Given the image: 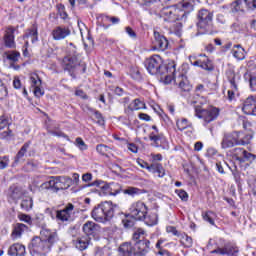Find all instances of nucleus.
<instances>
[{
    "mask_svg": "<svg viewBox=\"0 0 256 256\" xmlns=\"http://www.w3.org/2000/svg\"><path fill=\"white\" fill-rule=\"evenodd\" d=\"M250 89L251 91H256V76L250 77Z\"/></svg>",
    "mask_w": 256,
    "mask_h": 256,
    "instance_id": "59",
    "label": "nucleus"
},
{
    "mask_svg": "<svg viewBox=\"0 0 256 256\" xmlns=\"http://www.w3.org/2000/svg\"><path fill=\"white\" fill-rule=\"evenodd\" d=\"M29 37L32 39V43H36V41H39V37L37 36V29H32L29 32Z\"/></svg>",
    "mask_w": 256,
    "mask_h": 256,
    "instance_id": "55",
    "label": "nucleus"
},
{
    "mask_svg": "<svg viewBox=\"0 0 256 256\" xmlns=\"http://www.w3.org/2000/svg\"><path fill=\"white\" fill-rule=\"evenodd\" d=\"M243 113L246 115H255L256 116V100L255 96L248 97L242 107Z\"/></svg>",
    "mask_w": 256,
    "mask_h": 256,
    "instance_id": "20",
    "label": "nucleus"
},
{
    "mask_svg": "<svg viewBox=\"0 0 256 256\" xmlns=\"http://www.w3.org/2000/svg\"><path fill=\"white\" fill-rule=\"evenodd\" d=\"M57 11H58V15L62 18V19H67V17H69L67 15V12L65 11V5L63 4H58L57 5Z\"/></svg>",
    "mask_w": 256,
    "mask_h": 256,
    "instance_id": "41",
    "label": "nucleus"
},
{
    "mask_svg": "<svg viewBox=\"0 0 256 256\" xmlns=\"http://www.w3.org/2000/svg\"><path fill=\"white\" fill-rule=\"evenodd\" d=\"M4 45L8 49H15L17 44L15 43V28L8 26L4 32Z\"/></svg>",
    "mask_w": 256,
    "mask_h": 256,
    "instance_id": "16",
    "label": "nucleus"
},
{
    "mask_svg": "<svg viewBox=\"0 0 256 256\" xmlns=\"http://www.w3.org/2000/svg\"><path fill=\"white\" fill-rule=\"evenodd\" d=\"M133 245L134 251L138 256H145L151 251V241L149 240H138Z\"/></svg>",
    "mask_w": 256,
    "mask_h": 256,
    "instance_id": "14",
    "label": "nucleus"
},
{
    "mask_svg": "<svg viewBox=\"0 0 256 256\" xmlns=\"http://www.w3.org/2000/svg\"><path fill=\"white\" fill-rule=\"evenodd\" d=\"M73 245H75L76 249L79 251H85L89 247V243H91V237L83 235L78 236L76 239H73Z\"/></svg>",
    "mask_w": 256,
    "mask_h": 256,
    "instance_id": "22",
    "label": "nucleus"
},
{
    "mask_svg": "<svg viewBox=\"0 0 256 256\" xmlns=\"http://www.w3.org/2000/svg\"><path fill=\"white\" fill-rule=\"evenodd\" d=\"M117 210V205L113 204L111 201H105L100 203L92 211V217L98 223H107L111 221L112 217H115V211Z\"/></svg>",
    "mask_w": 256,
    "mask_h": 256,
    "instance_id": "4",
    "label": "nucleus"
},
{
    "mask_svg": "<svg viewBox=\"0 0 256 256\" xmlns=\"http://www.w3.org/2000/svg\"><path fill=\"white\" fill-rule=\"evenodd\" d=\"M9 125V119L7 118V116L2 115L0 116V131H3V129H5V127H7Z\"/></svg>",
    "mask_w": 256,
    "mask_h": 256,
    "instance_id": "43",
    "label": "nucleus"
},
{
    "mask_svg": "<svg viewBox=\"0 0 256 256\" xmlns=\"http://www.w3.org/2000/svg\"><path fill=\"white\" fill-rule=\"evenodd\" d=\"M76 146L80 148L81 151H87V144L81 138H76Z\"/></svg>",
    "mask_w": 256,
    "mask_h": 256,
    "instance_id": "48",
    "label": "nucleus"
},
{
    "mask_svg": "<svg viewBox=\"0 0 256 256\" xmlns=\"http://www.w3.org/2000/svg\"><path fill=\"white\" fill-rule=\"evenodd\" d=\"M91 179H93V174L91 173H86V174H83L82 176V181H84L85 183L91 181Z\"/></svg>",
    "mask_w": 256,
    "mask_h": 256,
    "instance_id": "63",
    "label": "nucleus"
},
{
    "mask_svg": "<svg viewBox=\"0 0 256 256\" xmlns=\"http://www.w3.org/2000/svg\"><path fill=\"white\" fill-rule=\"evenodd\" d=\"M141 109H145V102L136 98L127 106V108L124 109V113H126V115H132L133 111H139Z\"/></svg>",
    "mask_w": 256,
    "mask_h": 256,
    "instance_id": "24",
    "label": "nucleus"
},
{
    "mask_svg": "<svg viewBox=\"0 0 256 256\" xmlns=\"http://www.w3.org/2000/svg\"><path fill=\"white\" fill-rule=\"evenodd\" d=\"M28 248L32 255H43V253H49L51 251V244L41 239V237H34Z\"/></svg>",
    "mask_w": 256,
    "mask_h": 256,
    "instance_id": "8",
    "label": "nucleus"
},
{
    "mask_svg": "<svg viewBox=\"0 0 256 256\" xmlns=\"http://www.w3.org/2000/svg\"><path fill=\"white\" fill-rule=\"evenodd\" d=\"M62 65L64 71H69V73H73L75 67L79 65V59H77V54L64 57Z\"/></svg>",
    "mask_w": 256,
    "mask_h": 256,
    "instance_id": "18",
    "label": "nucleus"
},
{
    "mask_svg": "<svg viewBox=\"0 0 256 256\" xmlns=\"http://www.w3.org/2000/svg\"><path fill=\"white\" fill-rule=\"evenodd\" d=\"M125 29H126V33L129 35V37H132L133 39H135V37H137V34L135 33V31H133L132 27L127 26Z\"/></svg>",
    "mask_w": 256,
    "mask_h": 256,
    "instance_id": "60",
    "label": "nucleus"
},
{
    "mask_svg": "<svg viewBox=\"0 0 256 256\" xmlns=\"http://www.w3.org/2000/svg\"><path fill=\"white\" fill-rule=\"evenodd\" d=\"M189 61L191 65H193L194 67H201V69H204V71H213L214 69L213 62L205 55L203 60H195V58L190 57Z\"/></svg>",
    "mask_w": 256,
    "mask_h": 256,
    "instance_id": "19",
    "label": "nucleus"
},
{
    "mask_svg": "<svg viewBox=\"0 0 256 256\" xmlns=\"http://www.w3.org/2000/svg\"><path fill=\"white\" fill-rule=\"evenodd\" d=\"M25 153L23 150H19V152L17 153L14 163H19L21 161V159H23V157H25Z\"/></svg>",
    "mask_w": 256,
    "mask_h": 256,
    "instance_id": "58",
    "label": "nucleus"
},
{
    "mask_svg": "<svg viewBox=\"0 0 256 256\" xmlns=\"http://www.w3.org/2000/svg\"><path fill=\"white\" fill-rule=\"evenodd\" d=\"M212 253H219V255L239 256V248L235 245H226L224 248L213 250Z\"/></svg>",
    "mask_w": 256,
    "mask_h": 256,
    "instance_id": "23",
    "label": "nucleus"
},
{
    "mask_svg": "<svg viewBox=\"0 0 256 256\" xmlns=\"http://www.w3.org/2000/svg\"><path fill=\"white\" fill-rule=\"evenodd\" d=\"M94 117L95 119H97L99 125H104L105 120L103 119V115H101L99 111L94 112Z\"/></svg>",
    "mask_w": 256,
    "mask_h": 256,
    "instance_id": "56",
    "label": "nucleus"
},
{
    "mask_svg": "<svg viewBox=\"0 0 256 256\" xmlns=\"http://www.w3.org/2000/svg\"><path fill=\"white\" fill-rule=\"evenodd\" d=\"M166 231L168 233H172V235H174L175 237H180V235L182 234L177 231V228L175 226H167Z\"/></svg>",
    "mask_w": 256,
    "mask_h": 256,
    "instance_id": "51",
    "label": "nucleus"
},
{
    "mask_svg": "<svg viewBox=\"0 0 256 256\" xmlns=\"http://www.w3.org/2000/svg\"><path fill=\"white\" fill-rule=\"evenodd\" d=\"M8 255L10 256H24L25 255V246L23 244H13L8 250Z\"/></svg>",
    "mask_w": 256,
    "mask_h": 256,
    "instance_id": "28",
    "label": "nucleus"
},
{
    "mask_svg": "<svg viewBox=\"0 0 256 256\" xmlns=\"http://www.w3.org/2000/svg\"><path fill=\"white\" fill-rule=\"evenodd\" d=\"M33 93L35 97H43L45 95V90L41 89V86H36L33 88Z\"/></svg>",
    "mask_w": 256,
    "mask_h": 256,
    "instance_id": "50",
    "label": "nucleus"
},
{
    "mask_svg": "<svg viewBox=\"0 0 256 256\" xmlns=\"http://www.w3.org/2000/svg\"><path fill=\"white\" fill-rule=\"evenodd\" d=\"M28 229L29 227H27V225L23 223H16L13 226V230L11 234L13 241H17V239H21V235H23V233H25V231H27Z\"/></svg>",
    "mask_w": 256,
    "mask_h": 256,
    "instance_id": "26",
    "label": "nucleus"
},
{
    "mask_svg": "<svg viewBox=\"0 0 256 256\" xmlns=\"http://www.w3.org/2000/svg\"><path fill=\"white\" fill-rule=\"evenodd\" d=\"M148 211L149 208L147 207L145 202L137 201L132 203V205L130 206V217L132 219H135V221H143Z\"/></svg>",
    "mask_w": 256,
    "mask_h": 256,
    "instance_id": "9",
    "label": "nucleus"
},
{
    "mask_svg": "<svg viewBox=\"0 0 256 256\" xmlns=\"http://www.w3.org/2000/svg\"><path fill=\"white\" fill-rule=\"evenodd\" d=\"M156 173L158 174V177H165V169L163 168L162 164H160Z\"/></svg>",
    "mask_w": 256,
    "mask_h": 256,
    "instance_id": "62",
    "label": "nucleus"
},
{
    "mask_svg": "<svg viewBox=\"0 0 256 256\" xmlns=\"http://www.w3.org/2000/svg\"><path fill=\"white\" fill-rule=\"evenodd\" d=\"M18 219H20V221H23L24 223H27L28 225H33V219L27 214L18 215Z\"/></svg>",
    "mask_w": 256,
    "mask_h": 256,
    "instance_id": "42",
    "label": "nucleus"
},
{
    "mask_svg": "<svg viewBox=\"0 0 256 256\" xmlns=\"http://www.w3.org/2000/svg\"><path fill=\"white\" fill-rule=\"evenodd\" d=\"M75 206L73 204H68L64 209L56 211V219L58 221H71V215H73V210Z\"/></svg>",
    "mask_w": 256,
    "mask_h": 256,
    "instance_id": "17",
    "label": "nucleus"
},
{
    "mask_svg": "<svg viewBox=\"0 0 256 256\" xmlns=\"http://www.w3.org/2000/svg\"><path fill=\"white\" fill-rule=\"evenodd\" d=\"M161 166V163L154 162L151 165L148 164V169L149 173H157V170Z\"/></svg>",
    "mask_w": 256,
    "mask_h": 256,
    "instance_id": "46",
    "label": "nucleus"
},
{
    "mask_svg": "<svg viewBox=\"0 0 256 256\" xmlns=\"http://www.w3.org/2000/svg\"><path fill=\"white\" fill-rule=\"evenodd\" d=\"M96 151L100 155H107V153H109V151H111V148L107 145L99 144L96 146Z\"/></svg>",
    "mask_w": 256,
    "mask_h": 256,
    "instance_id": "39",
    "label": "nucleus"
},
{
    "mask_svg": "<svg viewBox=\"0 0 256 256\" xmlns=\"http://www.w3.org/2000/svg\"><path fill=\"white\" fill-rule=\"evenodd\" d=\"M234 3L235 11H243V5H246L248 9H256V0H236Z\"/></svg>",
    "mask_w": 256,
    "mask_h": 256,
    "instance_id": "27",
    "label": "nucleus"
},
{
    "mask_svg": "<svg viewBox=\"0 0 256 256\" xmlns=\"http://www.w3.org/2000/svg\"><path fill=\"white\" fill-rule=\"evenodd\" d=\"M7 94V87H5V85H3V82L0 80V99L7 97Z\"/></svg>",
    "mask_w": 256,
    "mask_h": 256,
    "instance_id": "53",
    "label": "nucleus"
},
{
    "mask_svg": "<svg viewBox=\"0 0 256 256\" xmlns=\"http://www.w3.org/2000/svg\"><path fill=\"white\" fill-rule=\"evenodd\" d=\"M143 221L148 225V227H153L154 225H157L159 223V216L155 212H151L148 215L146 214L144 216Z\"/></svg>",
    "mask_w": 256,
    "mask_h": 256,
    "instance_id": "30",
    "label": "nucleus"
},
{
    "mask_svg": "<svg viewBox=\"0 0 256 256\" xmlns=\"http://www.w3.org/2000/svg\"><path fill=\"white\" fill-rule=\"evenodd\" d=\"M230 85H231V90L232 91H238L239 89V83L237 82V80L235 78H232L230 80Z\"/></svg>",
    "mask_w": 256,
    "mask_h": 256,
    "instance_id": "57",
    "label": "nucleus"
},
{
    "mask_svg": "<svg viewBox=\"0 0 256 256\" xmlns=\"http://www.w3.org/2000/svg\"><path fill=\"white\" fill-rule=\"evenodd\" d=\"M195 115L198 119H203L204 123L207 125L219 117V110L215 107L204 109L201 106H196Z\"/></svg>",
    "mask_w": 256,
    "mask_h": 256,
    "instance_id": "7",
    "label": "nucleus"
},
{
    "mask_svg": "<svg viewBox=\"0 0 256 256\" xmlns=\"http://www.w3.org/2000/svg\"><path fill=\"white\" fill-rule=\"evenodd\" d=\"M20 207L23 211H30L33 208V199L31 197L23 198Z\"/></svg>",
    "mask_w": 256,
    "mask_h": 256,
    "instance_id": "34",
    "label": "nucleus"
},
{
    "mask_svg": "<svg viewBox=\"0 0 256 256\" xmlns=\"http://www.w3.org/2000/svg\"><path fill=\"white\" fill-rule=\"evenodd\" d=\"M145 240V230L139 228L137 229L132 236V241L134 243H137V241H143Z\"/></svg>",
    "mask_w": 256,
    "mask_h": 256,
    "instance_id": "35",
    "label": "nucleus"
},
{
    "mask_svg": "<svg viewBox=\"0 0 256 256\" xmlns=\"http://www.w3.org/2000/svg\"><path fill=\"white\" fill-rule=\"evenodd\" d=\"M54 41H63L71 35V28L67 26H56L51 32Z\"/></svg>",
    "mask_w": 256,
    "mask_h": 256,
    "instance_id": "15",
    "label": "nucleus"
},
{
    "mask_svg": "<svg viewBox=\"0 0 256 256\" xmlns=\"http://www.w3.org/2000/svg\"><path fill=\"white\" fill-rule=\"evenodd\" d=\"M239 137L241 136V132H239ZM253 139V134H246L243 138H239V145H249L251 140Z\"/></svg>",
    "mask_w": 256,
    "mask_h": 256,
    "instance_id": "40",
    "label": "nucleus"
},
{
    "mask_svg": "<svg viewBox=\"0 0 256 256\" xmlns=\"http://www.w3.org/2000/svg\"><path fill=\"white\" fill-rule=\"evenodd\" d=\"M144 65L150 75H160L164 77L165 85H169L173 81L172 75H175V63L163 65V59L159 55H153L144 61Z\"/></svg>",
    "mask_w": 256,
    "mask_h": 256,
    "instance_id": "1",
    "label": "nucleus"
},
{
    "mask_svg": "<svg viewBox=\"0 0 256 256\" xmlns=\"http://www.w3.org/2000/svg\"><path fill=\"white\" fill-rule=\"evenodd\" d=\"M73 185V179L69 176H52L50 180L42 183L39 191H52V193H59L65 189H69Z\"/></svg>",
    "mask_w": 256,
    "mask_h": 256,
    "instance_id": "3",
    "label": "nucleus"
},
{
    "mask_svg": "<svg viewBox=\"0 0 256 256\" xmlns=\"http://www.w3.org/2000/svg\"><path fill=\"white\" fill-rule=\"evenodd\" d=\"M30 85L32 89H35V87H41L42 81L41 78H39V75L35 73L30 75Z\"/></svg>",
    "mask_w": 256,
    "mask_h": 256,
    "instance_id": "36",
    "label": "nucleus"
},
{
    "mask_svg": "<svg viewBox=\"0 0 256 256\" xmlns=\"http://www.w3.org/2000/svg\"><path fill=\"white\" fill-rule=\"evenodd\" d=\"M194 7L195 0H183L175 6L162 8L160 15L167 23H175V21L187 19V15L193 11Z\"/></svg>",
    "mask_w": 256,
    "mask_h": 256,
    "instance_id": "2",
    "label": "nucleus"
},
{
    "mask_svg": "<svg viewBox=\"0 0 256 256\" xmlns=\"http://www.w3.org/2000/svg\"><path fill=\"white\" fill-rule=\"evenodd\" d=\"M239 132H233L231 134H224L221 142L222 149H231V147H235V145H239L240 139Z\"/></svg>",
    "mask_w": 256,
    "mask_h": 256,
    "instance_id": "12",
    "label": "nucleus"
},
{
    "mask_svg": "<svg viewBox=\"0 0 256 256\" xmlns=\"http://www.w3.org/2000/svg\"><path fill=\"white\" fill-rule=\"evenodd\" d=\"M153 49L156 51H165L169 47V40L161 33L154 30Z\"/></svg>",
    "mask_w": 256,
    "mask_h": 256,
    "instance_id": "13",
    "label": "nucleus"
},
{
    "mask_svg": "<svg viewBox=\"0 0 256 256\" xmlns=\"http://www.w3.org/2000/svg\"><path fill=\"white\" fill-rule=\"evenodd\" d=\"M203 219L204 221L210 223V225H215V220H213V212H206Z\"/></svg>",
    "mask_w": 256,
    "mask_h": 256,
    "instance_id": "47",
    "label": "nucleus"
},
{
    "mask_svg": "<svg viewBox=\"0 0 256 256\" xmlns=\"http://www.w3.org/2000/svg\"><path fill=\"white\" fill-rule=\"evenodd\" d=\"M232 55L235 59H238V61H243V59H245V49L241 47L240 44L234 45Z\"/></svg>",
    "mask_w": 256,
    "mask_h": 256,
    "instance_id": "32",
    "label": "nucleus"
},
{
    "mask_svg": "<svg viewBox=\"0 0 256 256\" xmlns=\"http://www.w3.org/2000/svg\"><path fill=\"white\" fill-rule=\"evenodd\" d=\"M149 139L153 142L154 147H161V144L165 143L166 141L165 136H163L162 134H157L155 132L150 133Z\"/></svg>",
    "mask_w": 256,
    "mask_h": 256,
    "instance_id": "31",
    "label": "nucleus"
},
{
    "mask_svg": "<svg viewBox=\"0 0 256 256\" xmlns=\"http://www.w3.org/2000/svg\"><path fill=\"white\" fill-rule=\"evenodd\" d=\"M27 169H29V171H35V169H37V167H39V162L36 161H29L26 164Z\"/></svg>",
    "mask_w": 256,
    "mask_h": 256,
    "instance_id": "54",
    "label": "nucleus"
},
{
    "mask_svg": "<svg viewBox=\"0 0 256 256\" xmlns=\"http://www.w3.org/2000/svg\"><path fill=\"white\" fill-rule=\"evenodd\" d=\"M122 223L126 229H129L135 225V221L130 218H125L122 220Z\"/></svg>",
    "mask_w": 256,
    "mask_h": 256,
    "instance_id": "52",
    "label": "nucleus"
},
{
    "mask_svg": "<svg viewBox=\"0 0 256 256\" xmlns=\"http://www.w3.org/2000/svg\"><path fill=\"white\" fill-rule=\"evenodd\" d=\"M176 125L179 131H185V129L189 127V121L186 118H182L180 120H177Z\"/></svg>",
    "mask_w": 256,
    "mask_h": 256,
    "instance_id": "38",
    "label": "nucleus"
},
{
    "mask_svg": "<svg viewBox=\"0 0 256 256\" xmlns=\"http://www.w3.org/2000/svg\"><path fill=\"white\" fill-rule=\"evenodd\" d=\"M87 187H99L103 195H112L113 197L121 193V185L115 182L107 184V182H104L102 180H96L88 184Z\"/></svg>",
    "mask_w": 256,
    "mask_h": 256,
    "instance_id": "6",
    "label": "nucleus"
},
{
    "mask_svg": "<svg viewBox=\"0 0 256 256\" xmlns=\"http://www.w3.org/2000/svg\"><path fill=\"white\" fill-rule=\"evenodd\" d=\"M202 149H203V142H196V143L194 144V151L199 152V151H201Z\"/></svg>",
    "mask_w": 256,
    "mask_h": 256,
    "instance_id": "64",
    "label": "nucleus"
},
{
    "mask_svg": "<svg viewBox=\"0 0 256 256\" xmlns=\"http://www.w3.org/2000/svg\"><path fill=\"white\" fill-rule=\"evenodd\" d=\"M131 77L132 79H136V81H139V79H141V72H139V70H134L131 73Z\"/></svg>",
    "mask_w": 256,
    "mask_h": 256,
    "instance_id": "61",
    "label": "nucleus"
},
{
    "mask_svg": "<svg viewBox=\"0 0 256 256\" xmlns=\"http://www.w3.org/2000/svg\"><path fill=\"white\" fill-rule=\"evenodd\" d=\"M179 238H180V243L181 245H183V247H186V248L193 247V238H191V236L185 233H182L180 234Z\"/></svg>",
    "mask_w": 256,
    "mask_h": 256,
    "instance_id": "33",
    "label": "nucleus"
},
{
    "mask_svg": "<svg viewBox=\"0 0 256 256\" xmlns=\"http://www.w3.org/2000/svg\"><path fill=\"white\" fill-rule=\"evenodd\" d=\"M99 229V225L95 222L88 221L83 225V231L85 233V236L91 237V239H93V237H95L97 233H99Z\"/></svg>",
    "mask_w": 256,
    "mask_h": 256,
    "instance_id": "21",
    "label": "nucleus"
},
{
    "mask_svg": "<svg viewBox=\"0 0 256 256\" xmlns=\"http://www.w3.org/2000/svg\"><path fill=\"white\" fill-rule=\"evenodd\" d=\"M171 77H172V81H174V83L178 85L181 91L189 92L191 91V89H193V86H191V83H189V80L187 79V76H185V74L178 73V76H177L176 68H175L174 75H172Z\"/></svg>",
    "mask_w": 256,
    "mask_h": 256,
    "instance_id": "11",
    "label": "nucleus"
},
{
    "mask_svg": "<svg viewBox=\"0 0 256 256\" xmlns=\"http://www.w3.org/2000/svg\"><path fill=\"white\" fill-rule=\"evenodd\" d=\"M7 167H9V157H0V169H7Z\"/></svg>",
    "mask_w": 256,
    "mask_h": 256,
    "instance_id": "44",
    "label": "nucleus"
},
{
    "mask_svg": "<svg viewBox=\"0 0 256 256\" xmlns=\"http://www.w3.org/2000/svg\"><path fill=\"white\" fill-rule=\"evenodd\" d=\"M5 55L6 59H8V61H12L13 63H17V61H19V57H21V53L17 51L6 52Z\"/></svg>",
    "mask_w": 256,
    "mask_h": 256,
    "instance_id": "37",
    "label": "nucleus"
},
{
    "mask_svg": "<svg viewBox=\"0 0 256 256\" xmlns=\"http://www.w3.org/2000/svg\"><path fill=\"white\" fill-rule=\"evenodd\" d=\"M40 235L42 237H44L43 241H47V243L49 245H53V243H55L57 241V233L55 232H51L47 229H43L41 232H40Z\"/></svg>",
    "mask_w": 256,
    "mask_h": 256,
    "instance_id": "29",
    "label": "nucleus"
},
{
    "mask_svg": "<svg viewBox=\"0 0 256 256\" xmlns=\"http://www.w3.org/2000/svg\"><path fill=\"white\" fill-rule=\"evenodd\" d=\"M120 256H135V246L133 242H125L119 247Z\"/></svg>",
    "mask_w": 256,
    "mask_h": 256,
    "instance_id": "25",
    "label": "nucleus"
},
{
    "mask_svg": "<svg viewBox=\"0 0 256 256\" xmlns=\"http://www.w3.org/2000/svg\"><path fill=\"white\" fill-rule=\"evenodd\" d=\"M197 19V27L199 29L197 35H207L213 27V12L201 9L198 11Z\"/></svg>",
    "mask_w": 256,
    "mask_h": 256,
    "instance_id": "5",
    "label": "nucleus"
},
{
    "mask_svg": "<svg viewBox=\"0 0 256 256\" xmlns=\"http://www.w3.org/2000/svg\"><path fill=\"white\" fill-rule=\"evenodd\" d=\"M176 193L182 201H187V199H189V194H187V192H185L183 189L176 190Z\"/></svg>",
    "mask_w": 256,
    "mask_h": 256,
    "instance_id": "49",
    "label": "nucleus"
},
{
    "mask_svg": "<svg viewBox=\"0 0 256 256\" xmlns=\"http://www.w3.org/2000/svg\"><path fill=\"white\" fill-rule=\"evenodd\" d=\"M124 193L126 195H139V193H141V190L139 188L129 187L128 189L124 190Z\"/></svg>",
    "mask_w": 256,
    "mask_h": 256,
    "instance_id": "45",
    "label": "nucleus"
},
{
    "mask_svg": "<svg viewBox=\"0 0 256 256\" xmlns=\"http://www.w3.org/2000/svg\"><path fill=\"white\" fill-rule=\"evenodd\" d=\"M232 153L239 165H243V163H246V161L248 163H253V161L256 159L255 154H252L243 148H235L233 149Z\"/></svg>",
    "mask_w": 256,
    "mask_h": 256,
    "instance_id": "10",
    "label": "nucleus"
}]
</instances>
